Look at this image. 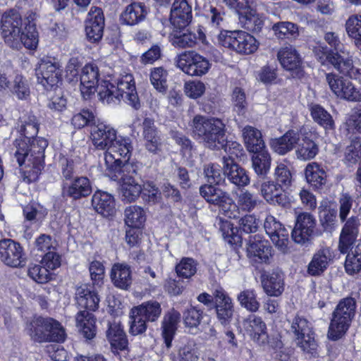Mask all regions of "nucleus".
Masks as SVG:
<instances>
[{
	"mask_svg": "<svg viewBox=\"0 0 361 361\" xmlns=\"http://www.w3.org/2000/svg\"><path fill=\"white\" fill-rule=\"evenodd\" d=\"M99 76L97 64L90 63L82 68L80 77V90L84 99H90L94 94L97 87L99 99L103 104L116 105L123 99L134 109H140L141 103L132 74L122 75L118 79L116 85L106 80L102 81L98 85Z\"/></svg>",
	"mask_w": 361,
	"mask_h": 361,
	"instance_id": "obj_1",
	"label": "nucleus"
},
{
	"mask_svg": "<svg viewBox=\"0 0 361 361\" xmlns=\"http://www.w3.org/2000/svg\"><path fill=\"white\" fill-rule=\"evenodd\" d=\"M20 132L23 138L14 141L13 154L21 167L23 180L30 183L37 180L43 169L44 150L48 142L43 137H35L38 133V122L33 115L22 121Z\"/></svg>",
	"mask_w": 361,
	"mask_h": 361,
	"instance_id": "obj_2",
	"label": "nucleus"
},
{
	"mask_svg": "<svg viewBox=\"0 0 361 361\" xmlns=\"http://www.w3.org/2000/svg\"><path fill=\"white\" fill-rule=\"evenodd\" d=\"M1 34L4 42L13 49H20L24 46L35 50L38 45L39 36L35 24L23 21L16 9H10L2 15Z\"/></svg>",
	"mask_w": 361,
	"mask_h": 361,
	"instance_id": "obj_3",
	"label": "nucleus"
},
{
	"mask_svg": "<svg viewBox=\"0 0 361 361\" xmlns=\"http://www.w3.org/2000/svg\"><path fill=\"white\" fill-rule=\"evenodd\" d=\"M75 301L78 307L84 309L75 315L76 326L86 339L91 340L96 336L97 328L96 318L90 311L98 310L100 298L90 286L82 284L75 288Z\"/></svg>",
	"mask_w": 361,
	"mask_h": 361,
	"instance_id": "obj_4",
	"label": "nucleus"
},
{
	"mask_svg": "<svg viewBox=\"0 0 361 361\" xmlns=\"http://www.w3.org/2000/svg\"><path fill=\"white\" fill-rule=\"evenodd\" d=\"M195 139L205 147L219 150L226 141V125L217 118L196 115L190 125Z\"/></svg>",
	"mask_w": 361,
	"mask_h": 361,
	"instance_id": "obj_5",
	"label": "nucleus"
},
{
	"mask_svg": "<svg viewBox=\"0 0 361 361\" xmlns=\"http://www.w3.org/2000/svg\"><path fill=\"white\" fill-rule=\"evenodd\" d=\"M357 302L355 298L346 297L341 299L331 314L328 338L332 341H337L342 338L355 316Z\"/></svg>",
	"mask_w": 361,
	"mask_h": 361,
	"instance_id": "obj_6",
	"label": "nucleus"
},
{
	"mask_svg": "<svg viewBox=\"0 0 361 361\" xmlns=\"http://www.w3.org/2000/svg\"><path fill=\"white\" fill-rule=\"evenodd\" d=\"M27 331L31 339L37 343L63 342L65 330L61 324L50 317H35L27 324Z\"/></svg>",
	"mask_w": 361,
	"mask_h": 361,
	"instance_id": "obj_7",
	"label": "nucleus"
},
{
	"mask_svg": "<svg viewBox=\"0 0 361 361\" xmlns=\"http://www.w3.org/2000/svg\"><path fill=\"white\" fill-rule=\"evenodd\" d=\"M313 53L322 66L331 65L341 75L359 80L361 83V68L354 66L353 59H343V56L322 44L314 47Z\"/></svg>",
	"mask_w": 361,
	"mask_h": 361,
	"instance_id": "obj_8",
	"label": "nucleus"
},
{
	"mask_svg": "<svg viewBox=\"0 0 361 361\" xmlns=\"http://www.w3.org/2000/svg\"><path fill=\"white\" fill-rule=\"evenodd\" d=\"M106 175L114 180L121 182V192L123 200L131 202L140 196L142 188L139 183L140 177L133 164H123V169Z\"/></svg>",
	"mask_w": 361,
	"mask_h": 361,
	"instance_id": "obj_9",
	"label": "nucleus"
},
{
	"mask_svg": "<svg viewBox=\"0 0 361 361\" xmlns=\"http://www.w3.org/2000/svg\"><path fill=\"white\" fill-rule=\"evenodd\" d=\"M133 146L129 138L117 136L104 154L106 174L123 169V164H130L128 161Z\"/></svg>",
	"mask_w": 361,
	"mask_h": 361,
	"instance_id": "obj_10",
	"label": "nucleus"
},
{
	"mask_svg": "<svg viewBox=\"0 0 361 361\" xmlns=\"http://www.w3.org/2000/svg\"><path fill=\"white\" fill-rule=\"evenodd\" d=\"M218 42L221 46L241 54H251L256 51L259 47L257 39L243 30L221 31L218 36Z\"/></svg>",
	"mask_w": 361,
	"mask_h": 361,
	"instance_id": "obj_11",
	"label": "nucleus"
},
{
	"mask_svg": "<svg viewBox=\"0 0 361 361\" xmlns=\"http://www.w3.org/2000/svg\"><path fill=\"white\" fill-rule=\"evenodd\" d=\"M201 196L209 204L219 207L224 212L225 215L230 219L238 218L235 204L230 195L221 188L212 184H205L200 188Z\"/></svg>",
	"mask_w": 361,
	"mask_h": 361,
	"instance_id": "obj_12",
	"label": "nucleus"
},
{
	"mask_svg": "<svg viewBox=\"0 0 361 361\" xmlns=\"http://www.w3.org/2000/svg\"><path fill=\"white\" fill-rule=\"evenodd\" d=\"M290 331L295 338L298 346L302 351L312 355L317 354V343L314 339L312 324L307 319L295 316L291 322Z\"/></svg>",
	"mask_w": 361,
	"mask_h": 361,
	"instance_id": "obj_13",
	"label": "nucleus"
},
{
	"mask_svg": "<svg viewBox=\"0 0 361 361\" xmlns=\"http://www.w3.org/2000/svg\"><path fill=\"white\" fill-rule=\"evenodd\" d=\"M176 66L183 72L191 76L201 77L210 69L209 61L195 51H185L176 59Z\"/></svg>",
	"mask_w": 361,
	"mask_h": 361,
	"instance_id": "obj_14",
	"label": "nucleus"
},
{
	"mask_svg": "<svg viewBox=\"0 0 361 361\" xmlns=\"http://www.w3.org/2000/svg\"><path fill=\"white\" fill-rule=\"evenodd\" d=\"M326 82L337 98L349 102H361V90L352 82L334 73H326Z\"/></svg>",
	"mask_w": 361,
	"mask_h": 361,
	"instance_id": "obj_15",
	"label": "nucleus"
},
{
	"mask_svg": "<svg viewBox=\"0 0 361 361\" xmlns=\"http://www.w3.org/2000/svg\"><path fill=\"white\" fill-rule=\"evenodd\" d=\"M0 259L6 266L23 267L26 264V255L23 246L11 238L0 240Z\"/></svg>",
	"mask_w": 361,
	"mask_h": 361,
	"instance_id": "obj_16",
	"label": "nucleus"
},
{
	"mask_svg": "<svg viewBox=\"0 0 361 361\" xmlns=\"http://www.w3.org/2000/svg\"><path fill=\"white\" fill-rule=\"evenodd\" d=\"M37 81L49 90L61 81V69L59 63L50 59H43L35 69Z\"/></svg>",
	"mask_w": 361,
	"mask_h": 361,
	"instance_id": "obj_17",
	"label": "nucleus"
},
{
	"mask_svg": "<svg viewBox=\"0 0 361 361\" xmlns=\"http://www.w3.org/2000/svg\"><path fill=\"white\" fill-rule=\"evenodd\" d=\"M264 228L276 247L283 254L288 253L289 233L282 224L274 216L268 215L265 219Z\"/></svg>",
	"mask_w": 361,
	"mask_h": 361,
	"instance_id": "obj_18",
	"label": "nucleus"
},
{
	"mask_svg": "<svg viewBox=\"0 0 361 361\" xmlns=\"http://www.w3.org/2000/svg\"><path fill=\"white\" fill-rule=\"evenodd\" d=\"M317 221L313 215L302 212L297 216L295 227L292 231L293 240L298 244L308 242L315 233Z\"/></svg>",
	"mask_w": 361,
	"mask_h": 361,
	"instance_id": "obj_19",
	"label": "nucleus"
},
{
	"mask_svg": "<svg viewBox=\"0 0 361 361\" xmlns=\"http://www.w3.org/2000/svg\"><path fill=\"white\" fill-rule=\"evenodd\" d=\"M214 297L216 318L221 325L226 326L231 324L234 314L233 300L221 287L214 290Z\"/></svg>",
	"mask_w": 361,
	"mask_h": 361,
	"instance_id": "obj_20",
	"label": "nucleus"
},
{
	"mask_svg": "<svg viewBox=\"0 0 361 361\" xmlns=\"http://www.w3.org/2000/svg\"><path fill=\"white\" fill-rule=\"evenodd\" d=\"M247 257L253 262L269 264L273 258L272 247L269 242L259 235L250 237L247 246Z\"/></svg>",
	"mask_w": 361,
	"mask_h": 361,
	"instance_id": "obj_21",
	"label": "nucleus"
},
{
	"mask_svg": "<svg viewBox=\"0 0 361 361\" xmlns=\"http://www.w3.org/2000/svg\"><path fill=\"white\" fill-rule=\"evenodd\" d=\"M142 128L145 149L153 154H160L162 152L163 142L161 133L155 126L154 119L145 118Z\"/></svg>",
	"mask_w": 361,
	"mask_h": 361,
	"instance_id": "obj_22",
	"label": "nucleus"
},
{
	"mask_svg": "<svg viewBox=\"0 0 361 361\" xmlns=\"http://www.w3.org/2000/svg\"><path fill=\"white\" fill-rule=\"evenodd\" d=\"M197 36L195 33L192 32L186 27H173L169 36V41L173 47L181 49L194 47L198 41L206 44V35L200 28L197 30Z\"/></svg>",
	"mask_w": 361,
	"mask_h": 361,
	"instance_id": "obj_23",
	"label": "nucleus"
},
{
	"mask_svg": "<svg viewBox=\"0 0 361 361\" xmlns=\"http://www.w3.org/2000/svg\"><path fill=\"white\" fill-rule=\"evenodd\" d=\"M116 130L104 123L98 122L91 128L90 138L97 149L106 151L116 140Z\"/></svg>",
	"mask_w": 361,
	"mask_h": 361,
	"instance_id": "obj_24",
	"label": "nucleus"
},
{
	"mask_svg": "<svg viewBox=\"0 0 361 361\" xmlns=\"http://www.w3.org/2000/svg\"><path fill=\"white\" fill-rule=\"evenodd\" d=\"M104 17L100 8H92L85 21V32L87 39L92 42H99L103 36Z\"/></svg>",
	"mask_w": 361,
	"mask_h": 361,
	"instance_id": "obj_25",
	"label": "nucleus"
},
{
	"mask_svg": "<svg viewBox=\"0 0 361 361\" xmlns=\"http://www.w3.org/2000/svg\"><path fill=\"white\" fill-rule=\"evenodd\" d=\"M92 192V186L87 177H76L71 180L63 181L62 184V195L73 200L85 197Z\"/></svg>",
	"mask_w": 361,
	"mask_h": 361,
	"instance_id": "obj_26",
	"label": "nucleus"
},
{
	"mask_svg": "<svg viewBox=\"0 0 361 361\" xmlns=\"http://www.w3.org/2000/svg\"><path fill=\"white\" fill-rule=\"evenodd\" d=\"M192 18V6L189 0H174L170 14L173 27L185 28Z\"/></svg>",
	"mask_w": 361,
	"mask_h": 361,
	"instance_id": "obj_27",
	"label": "nucleus"
},
{
	"mask_svg": "<svg viewBox=\"0 0 361 361\" xmlns=\"http://www.w3.org/2000/svg\"><path fill=\"white\" fill-rule=\"evenodd\" d=\"M284 278L283 271L278 269L262 274L261 283L264 292L270 296L281 295L284 290Z\"/></svg>",
	"mask_w": 361,
	"mask_h": 361,
	"instance_id": "obj_28",
	"label": "nucleus"
},
{
	"mask_svg": "<svg viewBox=\"0 0 361 361\" xmlns=\"http://www.w3.org/2000/svg\"><path fill=\"white\" fill-rule=\"evenodd\" d=\"M224 175L233 184L244 187L250 183V177L245 169L229 158H223Z\"/></svg>",
	"mask_w": 361,
	"mask_h": 361,
	"instance_id": "obj_29",
	"label": "nucleus"
},
{
	"mask_svg": "<svg viewBox=\"0 0 361 361\" xmlns=\"http://www.w3.org/2000/svg\"><path fill=\"white\" fill-rule=\"evenodd\" d=\"M260 194L271 204L286 206L288 203L284 189L274 180L264 181L260 186Z\"/></svg>",
	"mask_w": 361,
	"mask_h": 361,
	"instance_id": "obj_30",
	"label": "nucleus"
},
{
	"mask_svg": "<svg viewBox=\"0 0 361 361\" xmlns=\"http://www.w3.org/2000/svg\"><path fill=\"white\" fill-rule=\"evenodd\" d=\"M360 221L357 216H351L344 224L339 240V250L341 253H347L350 247L355 242L359 233Z\"/></svg>",
	"mask_w": 361,
	"mask_h": 361,
	"instance_id": "obj_31",
	"label": "nucleus"
},
{
	"mask_svg": "<svg viewBox=\"0 0 361 361\" xmlns=\"http://www.w3.org/2000/svg\"><path fill=\"white\" fill-rule=\"evenodd\" d=\"M243 326L253 340L259 344H264L268 342L267 326L260 317L255 314L249 315L244 320Z\"/></svg>",
	"mask_w": 361,
	"mask_h": 361,
	"instance_id": "obj_32",
	"label": "nucleus"
},
{
	"mask_svg": "<svg viewBox=\"0 0 361 361\" xmlns=\"http://www.w3.org/2000/svg\"><path fill=\"white\" fill-rule=\"evenodd\" d=\"M180 314L174 309L171 310L164 316L161 322V335L167 348L171 347V343L180 322Z\"/></svg>",
	"mask_w": 361,
	"mask_h": 361,
	"instance_id": "obj_33",
	"label": "nucleus"
},
{
	"mask_svg": "<svg viewBox=\"0 0 361 361\" xmlns=\"http://www.w3.org/2000/svg\"><path fill=\"white\" fill-rule=\"evenodd\" d=\"M92 205L97 213L104 216H112L116 212L114 198L106 192H95L92 197Z\"/></svg>",
	"mask_w": 361,
	"mask_h": 361,
	"instance_id": "obj_34",
	"label": "nucleus"
},
{
	"mask_svg": "<svg viewBox=\"0 0 361 361\" xmlns=\"http://www.w3.org/2000/svg\"><path fill=\"white\" fill-rule=\"evenodd\" d=\"M300 141V133L297 130H290L281 137L272 140L271 145L275 152L284 155L293 150Z\"/></svg>",
	"mask_w": 361,
	"mask_h": 361,
	"instance_id": "obj_35",
	"label": "nucleus"
},
{
	"mask_svg": "<svg viewBox=\"0 0 361 361\" xmlns=\"http://www.w3.org/2000/svg\"><path fill=\"white\" fill-rule=\"evenodd\" d=\"M106 336L112 348L116 350H125L128 344L126 334L120 322H108Z\"/></svg>",
	"mask_w": 361,
	"mask_h": 361,
	"instance_id": "obj_36",
	"label": "nucleus"
},
{
	"mask_svg": "<svg viewBox=\"0 0 361 361\" xmlns=\"http://www.w3.org/2000/svg\"><path fill=\"white\" fill-rule=\"evenodd\" d=\"M147 9L145 4L134 2L127 6L121 15L122 23L128 25H135L145 20Z\"/></svg>",
	"mask_w": 361,
	"mask_h": 361,
	"instance_id": "obj_37",
	"label": "nucleus"
},
{
	"mask_svg": "<svg viewBox=\"0 0 361 361\" xmlns=\"http://www.w3.org/2000/svg\"><path fill=\"white\" fill-rule=\"evenodd\" d=\"M111 279L115 286L126 290L132 283V276L130 266L123 263L113 265Z\"/></svg>",
	"mask_w": 361,
	"mask_h": 361,
	"instance_id": "obj_38",
	"label": "nucleus"
},
{
	"mask_svg": "<svg viewBox=\"0 0 361 361\" xmlns=\"http://www.w3.org/2000/svg\"><path fill=\"white\" fill-rule=\"evenodd\" d=\"M277 57L283 68L288 71L297 69L301 65L300 57L291 45L281 47L278 51Z\"/></svg>",
	"mask_w": 361,
	"mask_h": 361,
	"instance_id": "obj_39",
	"label": "nucleus"
},
{
	"mask_svg": "<svg viewBox=\"0 0 361 361\" xmlns=\"http://www.w3.org/2000/svg\"><path fill=\"white\" fill-rule=\"evenodd\" d=\"M331 253L328 248H324L316 252L307 267V273L311 276H319L326 269L331 260Z\"/></svg>",
	"mask_w": 361,
	"mask_h": 361,
	"instance_id": "obj_40",
	"label": "nucleus"
},
{
	"mask_svg": "<svg viewBox=\"0 0 361 361\" xmlns=\"http://www.w3.org/2000/svg\"><path fill=\"white\" fill-rule=\"evenodd\" d=\"M252 166L255 173L260 178H264L269 173L271 158L267 148L252 152Z\"/></svg>",
	"mask_w": 361,
	"mask_h": 361,
	"instance_id": "obj_41",
	"label": "nucleus"
},
{
	"mask_svg": "<svg viewBox=\"0 0 361 361\" xmlns=\"http://www.w3.org/2000/svg\"><path fill=\"white\" fill-rule=\"evenodd\" d=\"M243 137L245 147L250 152H257L266 148L261 132L252 126H247L243 128Z\"/></svg>",
	"mask_w": 361,
	"mask_h": 361,
	"instance_id": "obj_42",
	"label": "nucleus"
},
{
	"mask_svg": "<svg viewBox=\"0 0 361 361\" xmlns=\"http://www.w3.org/2000/svg\"><path fill=\"white\" fill-rule=\"evenodd\" d=\"M305 173L307 183L316 189H320L326 183L325 170L316 162L308 164Z\"/></svg>",
	"mask_w": 361,
	"mask_h": 361,
	"instance_id": "obj_43",
	"label": "nucleus"
},
{
	"mask_svg": "<svg viewBox=\"0 0 361 361\" xmlns=\"http://www.w3.org/2000/svg\"><path fill=\"white\" fill-rule=\"evenodd\" d=\"M134 313L140 314L147 322H154L157 321L161 313L160 304L154 300L147 301L140 305L134 307Z\"/></svg>",
	"mask_w": 361,
	"mask_h": 361,
	"instance_id": "obj_44",
	"label": "nucleus"
},
{
	"mask_svg": "<svg viewBox=\"0 0 361 361\" xmlns=\"http://www.w3.org/2000/svg\"><path fill=\"white\" fill-rule=\"evenodd\" d=\"M272 30L278 39H295L299 36V27L290 21H281L272 25Z\"/></svg>",
	"mask_w": 361,
	"mask_h": 361,
	"instance_id": "obj_45",
	"label": "nucleus"
},
{
	"mask_svg": "<svg viewBox=\"0 0 361 361\" xmlns=\"http://www.w3.org/2000/svg\"><path fill=\"white\" fill-rule=\"evenodd\" d=\"M310 111L312 119L317 124L326 130L334 128V121L331 115L323 106L317 104H311Z\"/></svg>",
	"mask_w": 361,
	"mask_h": 361,
	"instance_id": "obj_46",
	"label": "nucleus"
},
{
	"mask_svg": "<svg viewBox=\"0 0 361 361\" xmlns=\"http://www.w3.org/2000/svg\"><path fill=\"white\" fill-rule=\"evenodd\" d=\"M125 224L128 227L141 228L146 220L143 208L137 205L127 207L124 211Z\"/></svg>",
	"mask_w": 361,
	"mask_h": 361,
	"instance_id": "obj_47",
	"label": "nucleus"
},
{
	"mask_svg": "<svg viewBox=\"0 0 361 361\" xmlns=\"http://www.w3.org/2000/svg\"><path fill=\"white\" fill-rule=\"evenodd\" d=\"M295 151L298 159L307 161L315 157L318 154L319 147L311 139L305 137L299 142Z\"/></svg>",
	"mask_w": 361,
	"mask_h": 361,
	"instance_id": "obj_48",
	"label": "nucleus"
},
{
	"mask_svg": "<svg viewBox=\"0 0 361 361\" xmlns=\"http://www.w3.org/2000/svg\"><path fill=\"white\" fill-rule=\"evenodd\" d=\"M237 300L242 307L250 312H256L260 307L257 293L254 289H246L241 291L238 295Z\"/></svg>",
	"mask_w": 361,
	"mask_h": 361,
	"instance_id": "obj_49",
	"label": "nucleus"
},
{
	"mask_svg": "<svg viewBox=\"0 0 361 361\" xmlns=\"http://www.w3.org/2000/svg\"><path fill=\"white\" fill-rule=\"evenodd\" d=\"M259 198L248 190L242 191L238 196L235 210L239 213V209L244 212H251L259 204ZM234 210V208H231Z\"/></svg>",
	"mask_w": 361,
	"mask_h": 361,
	"instance_id": "obj_50",
	"label": "nucleus"
},
{
	"mask_svg": "<svg viewBox=\"0 0 361 361\" xmlns=\"http://www.w3.org/2000/svg\"><path fill=\"white\" fill-rule=\"evenodd\" d=\"M204 312L195 306H190L183 313V324L190 329H197L202 322Z\"/></svg>",
	"mask_w": 361,
	"mask_h": 361,
	"instance_id": "obj_51",
	"label": "nucleus"
},
{
	"mask_svg": "<svg viewBox=\"0 0 361 361\" xmlns=\"http://www.w3.org/2000/svg\"><path fill=\"white\" fill-rule=\"evenodd\" d=\"M345 30L349 37L355 39L357 48L361 44V15L350 16L345 23Z\"/></svg>",
	"mask_w": 361,
	"mask_h": 361,
	"instance_id": "obj_52",
	"label": "nucleus"
},
{
	"mask_svg": "<svg viewBox=\"0 0 361 361\" xmlns=\"http://www.w3.org/2000/svg\"><path fill=\"white\" fill-rule=\"evenodd\" d=\"M324 40L331 47V51L337 52L338 55L343 56V59H353V56L350 54V51L346 49L345 46L341 43L338 35L334 32H328L324 35Z\"/></svg>",
	"mask_w": 361,
	"mask_h": 361,
	"instance_id": "obj_53",
	"label": "nucleus"
},
{
	"mask_svg": "<svg viewBox=\"0 0 361 361\" xmlns=\"http://www.w3.org/2000/svg\"><path fill=\"white\" fill-rule=\"evenodd\" d=\"M71 123L75 128L78 129L86 126H90L92 128L97 123L94 113L89 109H82L80 113L75 114L72 118Z\"/></svg>",
	"mask_w": 361,
	"mask_h": 361,
	"instance_id": "obj_54",
	"label": "nucleus"
},
{
	"mask_svg": "<svg viewBox=\"0 0 361 361\" xmlns=\"http://www.w3.org/2000/svg\"><path fill=\"white\" fill-rule=\"evenodd\" d=\"M167 71L162 67H157L151 71L150 81L157 91L163 93L167 90Z\"/></svg>",
	"mask_w": 361,
	"mask_h": 361,
	"instance_id": "obj_55",
	"label": "nucleus"
},
{
	"mask_svg": "<svg viewBox=\"0 0 361 361\" xmlns=\"http://www.w3.org/2000/svg\"><path fill=\"white\" fill-rule=\"evenodd\" d=\"M204 173L210 184L219 185L224 178V171L217 164H208L204 167Z\"/></svg>",
	"mask_w": 361,
	"mask_h": 361,
	"instance_id": "obj_56",
	"label": "nucleus"
},
{
	"mask_svg": "<svg viewBox=\"0 0 361 361\" xmlns=\"http://www.w3.org/2000/svg\"><path fill=\"white\" fill-rule=\"evenodd\" d=\"M11 90L19 99H26L30 93L27 80L20 75L15 77Z\"/></svg>",
	"mask_w": 361,
	"mask_h": 361,
	"instance_id": "obj_57",
	"label": "nucleus"
},
{
	"mask_svg": "<svg viewBox=\"0 0 361 361\" xmlns=\"http://www.w3.org/2000/svg\"><path fill=\"white\" fill-rule=\"evenodd\" d=\"M27 274L31 279L39 283H47L51 278L49 269L44 265L34 264L30 266Z\"/></svg>",
	"mask_w": 361,
	"mask_h": 361,
	"instance_id": "obj_58",
	"label": "nucleus"
},
{
	"mask_svg": "<svg viewBox=\"0 0 361 361\" xmlns=\"http://www.w3.org/2000/svg\"><path fill=\"white\" fill-rule=\"evenodd\" d=\"M177 274L182 278L188 279L197 271V264L192 258H183L176 267Z\"/></svg>",
	"mask_w": 361,
	"mask_h": 361,
	"instance_id": "obj_59",
	"label": "nucleus"
},
{
	"mask_svg": "<svg viewBox=\"0 0 361 361\" xmlns=\"http://www.w3.org/2000/svg\"><path fill=\"white\" fill-rule=\"evenodd\" d=\"M260 221L253 214H247L241 217L238 221L240 231L245 233H253L257 232L259 227Z\"/></svg>",
	"mask_w": 361,
	"mask_h": 361,
	"instance_id": "obj_60",
	"label": "nucleus"
},
{
	"mask_svg": "<svg viewBox=\"0 0 361 361\" xmlns=\"http://www.w3.org/2000/svg\"><path fill=\"white\" fill-rule=\"evenodd\" d=\"M130 325L129 333L133 336H137L144 334L147 330V321L140 314L134 313V310L131 309L130 312Z\"/></svg>",
	"mask_w": 361,
	"mask_h": 361,
	"instance_id": "obj_61",
	"label": "nucleus"
},
{
	"mask_svg": "<svg viewBox=\"0 0 361 361\" xmlns=\"http://www.w3.org/2000/svg\"><path fill=\"white\" fill-rule=\"evenodd\" d=\"M276 183H279L283 188H288L292 182V175L288 167L283 164H279L274 170Z\"/></svg>",
	"mask_w": 361,
	"mask_h": 361,
	"instance_id": "obj_62",
	"label": "nucleus"
},
{
	"mask_svg": "<svg viewBox=\"0 0 361 361\" xmlns=\"http://www.w3.org/2000/svg\"><path fill=\"white\" fill-rule=\"evenodd\" d=\"M345 125L349 132L361 133V109H353L348 114Z\"/></svg>",
	"mask_w": 361,
	"mask_h": 361,
	"instance_id": "obj_63",
	"label": "nucleus"
},
{
	"mask_svg": "<svg viewBox=\"0 0 361 361\" xmlns=\"http://www.w3.org/2000/svg\"><path fill=\"white\" fill-rule=\"evenodd\" d=\"M198 353L194 343H188L178 350V361H197Z\"/></svg>",
	"mask_w": 361,
	"mask_h": 361,
	"instance_id": "obj_64",
	"label": "nucleus"
}]
</instances>
